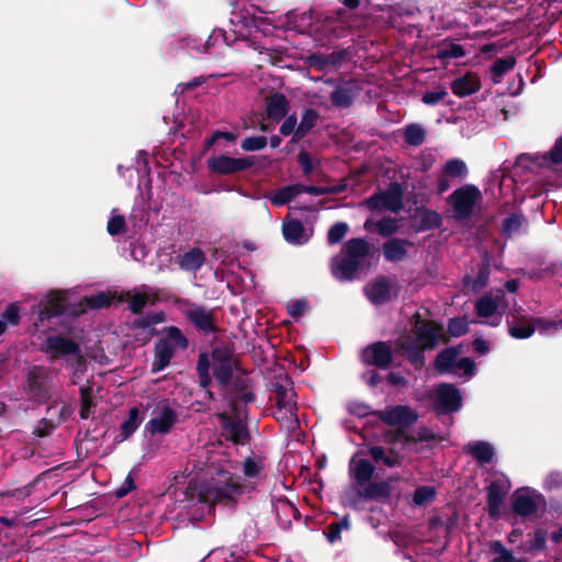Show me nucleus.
Instances as JSON below:
<instances>
[{"mask_svg": "<svg viewBox=\"0 0 562 562\" xmlns=\"http://www.w3.org/2000/svg\"><path fill=\"white\" fill-rule=\"evenodd\" d=\"M241 479L223 469H217L210 479L190 481L183 490L184 501L190 505L205 504L214 509L216 504L234 506L244 494Z\"/></svg>", "mask_w": 562, "mask_h": 562, "instance_id": "nucleus-1", "label": "nucleus"}, {"mask_svg": "<svg viewBox=\"0 0 562 562\" xmlns=\"http://www.w3.org/2000/svg\"><path fill=\"white\" fill-rule=\"evenodd\" d=\"M411 323V333L398 338L397 347L414 366L420 368L424 364V350L434 349L439 344L446 342V334L442 325L432 321H423L418 313L412 317Z\"/></svg>", "mask_w": 562, "mask_h": 562, "instance_id": "nucleus-2", "label": "nucleus"}, {"mask_svg": "<svg viewBox=\"0 0 562 562\" xmlns=\"http://www.w3.org/2000/svg\"><path fill=\"white\" fill-rule=\"evenodd\" d=\"M211 370L220 390L226 391L233 382L235 371L239 370L240 361L235 355L233 346L221 345L214 347L209 353Z\"/></svg>", "mask_w": 562, "mask_h": 562, "instance_id": "nucleus-3", "label": "nucleus"}, {"mask_svg": "<svg viewBox=\"0 0 562 562\" xmlns=\"http://www.w3.org/2000/svg\"><path fill=\"white\" fill-rule=\"evenodd\" d=\"M24 392L32 402L43 404L53 396V380L47 369L42 366H33L25 379Z\"/></svg>", "mask_w": 562, "mask_h": 562, "instance_id": "nucleus-4", "label": "nucleus"}, {"mask_svg": "<svg viewBox=\"0 0 562 562\" xmlns=\"http://www.w3.org/2000/svg\"><path fill=\"white\" fill-rule=\"evenodd\" d=\"M356 463V479L359 485L357 493L367 498L386 497L391 492V486L387 482L367 484L373 473L372 464L362 459L357 460Z\"/></svg>", "mask_w": 562, "mask_h": 562, "instance_id": "nucleus-5", "label": "nucleus"}, {"mask_svg": "<svg viewBox=\"0 0 562 562\" xmlns=\"http://www.w3.org/2000/svg\"><path fill=\"white\" fill-rule=\"evenodd\" d=\"M506 310L504 295H484L475 303V314L482 321L481 324L496 327L502 323L503 314Z\"/></svg>", "mask_w": 562, "mask_h": 562, "instance_id": "nucleus-6", "label": "nucleus"}, {"mask_svg": "<svg viewBox=\"0 0 562 562\" xmlns=\"http://www.w3.org/2000/svg\"><path fill=\"white\" fill-rule=\"evenodd\" d=\"M254 164V157L235 158L224 154L210 157L206 160L207 168L211 172L218 176H229L245 171L251 168Z\"/></svg>", "mask_w": 562, "mask_h": 562, "instance_id": "nucleus-7", "label": "nucleus"}, {"mask_svg": "<svg viewBox=\"0 0 562 562\" xmlns=\"http://www.w3.org/2000/svg\"><path fill=\"white\" fill-rule=\"evenodd\" d=\"M67 306V296L64 292L57 290L49 291L37 305L38 317L35 326H38V323L42 324L44 321L61 316L66 313Z\"/></svg>", "mask_w": 562, "mask_h": 562, "instance_id": "nucleus-8", "label": "nucleus"}, {"mask_svg": "<svg viewBox=\"0 0 562 562\" xmlns=\"http://www.w3.org/2000/svg\"><path fill=\"white\" fill-rule=\"evenodd\" d=\"M481 196V192L474 186H464L450 195L454 216L459 220L469 217Z\"/></svg>", "mask_w": 562, "mask_h": 562, "instance_id": "nucleus-9", "label": "nucleus"}, {"mask_svg": "<svg viewBox=\"0 0 562 562\" xmlns=\"http://www.w3.org/2000/svg\"><path fill=\"white\" fill-rule=\"evenodd\" d=\"M379 417L386 425L395 427L397 430H404L415 424L418 414L415 409L406 405L387 406L379 412Z\"/></svg>", "mask_w": 562, "mask_h": 562, "instance_id": "nucleus-10", "label": "nucleus"}, {"mask_svg": "<svg viewBox=\"0 0 562 562\" xmlns=\"http://www.w3.org/2000/svg\"><path fill=\"white\" fill-rule=\"evenodd\" d=\"M513 319L508 322V333L516 339L529 338L536 329H546V321L542 318H530L520 314V308L512 311Z\"/></svg>", "mask_w": 562, "mask_h": 562, "instance_id": "nucleus-11", "label": "nucleus"}, {"mask_svg": "<svg viewBox=\"0 0 562 562\" xmlns=\"http://www.w3.org/2000/svg\"><path fill=\"white\" fill-rule=\"evenodd\" d=\"M165 321L166 314L160 311L156 313H148L145 316L135 318L128 327L132 330H140V333L135 336V339L137 341H142L143 345H146L154 336L158 335V330L154 325L164 323Z\"/></svg>", "mask_w": 562, "mask_h": 562, "instance_id": "nucleus-12", "label": "nucleus"}, {"mask_svg": "<svg viewBox=\"0 0 562 562\" xmlns=\"http://www.w3.org/2000/svg\"><path fill=\"white\" fill-rule=\"evenodd\" d=\"M402 198H403V191L401 189V186L397 183H392L387 188L386 191H384L380 194H376L374 196H371L367 201V204L371 210H376V211L389 210V211L397 212L403 206Z\"/></svg>", "mask_w": 562, "mask_h": 562, "instance_id": "nucleus-13", "label": "nucleus"}, {"mask_svg": "<svg viewBox=\"0 0 562 562\" xmlns=\"http://www.w3.org/2000/svg\"><path fill=\"white\" fill-rule=\"evenodd\" d=\"M159 408L158 415L153 417L145 425V430L150 435H166L170 432L175 424L178 422L177 412L168 404L162 405Z\"/></svg>", "mask_w": 562, "mask_h": 562, "instance_id": "nucleus-14", "label": "nucleus"}, {"mask_svg": "<svg viewBox=\"0 0 562 562\" xmlns=\"http://www.w3.org/2000/svg\"><path fill=\"white\" fill-rule=\"evenodd\" d=\"M331 276L340 281H351V239L344 243L340 251L330 260Z\"/></svg>", "mask_w": 562, "mask_h": 562, "instance_id": "nucleus-15", "label": "nucleus"}, {"mask_svg": "<svg viewBox=\"0 0 562 562\" xmlns=\"http://www.w3.org/2000/svg\"><path fill=\"white\" fill-rule=\"evenodd\" d=\"M222 428L228 434V439L238 446H245L250 439L247 424L241 418H233L226 413L217 414Z\"/></svg>", "mask_w": 562, "mask_h": 562, "instance_id": "nucleus-16", "label": "nucleus"}, {"mask_svg": "<svg viewBox=\"0 0 562 562\" xmlns=\"http://www.w3.org/2000/svg\"><path fill=\"white\" fill-rule=\"evenodd\" d=\"M186 316L196 330L203 334H215L218 331L215 314L211 310H206L203 306H195L187 311Z\"/></svg>", "mask_w": 562, "mask_h": 562, "instance_id": "nucleus-17", "label": "nucleus"}, {"mask_svg": "<svg viewBox=\"0 0 562 562\" xmlns=\"http://www.w3.org/2000/svg\"><path fill=\"white\" fill-rule=\"evenodd\" d=\"M366 294L374 304H382L397 295V286L394 282L381 278L366 288Z\"/></svg>", "mask_w": 562, "mask_h": 562, "instance_id": "nucleus-18", "label": "nucleus"}, {"mask_svg": "<svg viewBox=\"0 0 562 562\" xmlns=\"http://www.w3.org/2000/svg\"><path fill=\"white\" fill-rule=\"evenodd\" d=\"M290 111V101L278 91L271 92L266 97L267 117L276 123L281 122Z\"/></svg>", "mask_w": 562, "mask_h": 562, "instance_id": "nucleus-19", "label": "nucleus"}, {"mask_svg": "<svg viewBox=\"0 0 562 562\" xmlns=\"http://www.w3.org/2000/svg\"><path fill=\"white\" fill-rule=\"evenodd\" d=\"M434 396L437 407L443 411H457L461 406V395L452 385L441 384L437 386Z\"/></svg>", "mask_w": 562, "mask_h": 562, "instance_id": "nucleus-20", "label": "nucleus"}, {"mask_svg": "<svg viewBox=\"0 0 562 562\" xmlns=\"http://www.w3.org/2000/svg\"><path fill=\"white\" fill-rule=\"evenodd\" d=\"M45 352L57 356H76L80 353V348L76 341L61 335L48 336L45 339Z\"/></svg>", "mask_w": 562, "mask_h": 562, "instance_id": "nucleus-21", "label": "nucleus"}, {"mask_svg": "<svg viewBox=\"0 0 562 562\" xmlns=\"http://www.w3.org/2000/svg\"><path fill=\"white\" fill-rule=\"evenodd\" d=\"M362 359L368 364L385 368L391 363V349L385 342L373 344L363 350Z\"/></svg>", "mask_w": 562, "mask_h": 562, "instance_id": "nucleus-22", "label": "nucleus"}, {"mask_svg": "<svg viewBox=\"0 0 562 562\" xmlns=\"http://www.w3.org/2000/svg\"><path fill=\"white\" fill-rule=\"evenodd\" d=\"M154 353L155 360L151 366V372L157 373L165 370L170 364L176 352L170 344L162 337L155 344Z\"/></svg>", "mask_w": 562, "mask_h": 562, "instance_id": "nucleus-23", "label": "nucleus"}, {"mask_svg": "<svg viewBox=\"0 0 562 562\" xmlns=\"http://www.w3.org/2000/svg\"><path fill=\"white\" fill-rule=\"evenodd\" d=\"M481 88V81L477 75L468 72L464 76L457 78L451 83L452 92L460 98L471 95L479 91Z\"/></svg>", "mask_w": 562, "mask_h": 562, "instance_id": "nucleus-24", "label": "nucleus"}, {"mask_svg": "<svg viewBox=\"0 0 562 562\" xmlns=\"http://www.w3.org/2000/svg\"><path fill=\"white\" fill-rule=\"evenodd\" d=\"M206 260L205 254L201 248L194 247L183 255L178 256L177 263L184 271L195 272L202 268Z\"/></svg>", "mask_w": 562, "mask_h": 562, "instance_id": "nucleus-25", "label": "nucleus"}, {"mask_svg": "<svg viewBox=\"0 0 562 562\" xmlns=\"http://www.w3.org/2000/svg\"><path fill=\"white\" fill-rule=\"evenodd\" d=\"M350 529V519L349 515L346 514L340 518H337L329 522L327 527L323 530V533L326 540L330 544L340 543L342 540V533L348 532Z\"/></svg>", "mask_w": 562, "mask_h": 562, "instance_id": "nucleus-26", "label": "nucleus"}, {"mask_svg": "<svg viewBox=\"0 0 562 562\" xmlns=\"http://www.w3.org/2000/svg\"><path fill=\"white\" fill-rule=\"evenodd\" d=\"M319 113L313 109L307 108L303 111L301 122L299 123L291 143H297L304 138L317 124Z\"/></svg>", "mask_w": 562, "mask_h": 562, "instance_id": "nucleus-27", "label": "nucleus"}, {"mask_svg": "<svg viewBox=\"0 0 562 562\" xmlns=\"http://www.w3.org/2000/svg\"><path fill=\"white\" fill-rule=\"evenodd\" d=\"M195 371H196V375H198V380H199V385L202 389L207 390L210 387V385L212 384V381L214 378L211 372V361H210L209 352H205V351L200 352V355L198 357Z\"/></svg>", "mask_w": 562, "mask_h": 562, "instance_id": "nucleus-28", "label": "nucleus"}, {"mask_svg": "<svg viewBox=\"0 0 562 562\" xmlns=\"http://www.w3.org/2000/svg\"><path fill=\"white\" fill-rule=\"evenodd\" d=\"M289 385H292V381L286 378ZM271 390L277 395L276 406L278 407H297L296 403L293 402V397L296 396L292 386H286L281 382H273L271 384Z\"/></svg>", "mask_w": 562, "mask_h": 562, "instance_id": "nucleus-29", "label": "nucleus"}, {"mask_svg": "<svg viewBox=\"0 0 562 562\" xmlns=\"http://www.w3.org/2000/svg\"><path fill=\"white\" fill-rule=\"evenodd\" d=\"M119 300L121 302H128V308L130 311L135 314L139 315L143 313L146 305L150 302V304H155L156 299L150 300L149 296L146 293H135L131 294V292H122L120 294Z\"/></svg>", "mask_w": 562, "mask_h": 562, "instance_id": "nucleus-30", "label": "nucleus"}, {"mask_svg": "<svg viewBox=\"0 0 562 562\" xmlns=\"http://www.w3.org/2000/svg\"><path fill=\"white\" fill-rule=\"evenodd\" d=\"M507 488L499 483H492L487 491L488 513L492 517H496L503 503Z\"/></svg>", "mask_w": 562, "mask_h": 562, "instance_id": "nucleus-31", "label": "nucleus"}, {"mask_svg": "<svg viewBox=\"0 0 562 562\" xmlns=\"http://www.w3.org/2000/svg\"><path fill=\"white\" fill-rule=\"evenodd\" d=\"M286 27L289 30L302 32L303 27L310 26L313 20V11L307 10L299 12L297 10H291L285 14Z\"/></svg>", "mask_w": 562, "mask_h": 562, "instance_id": "nucleus-32", "label": "nucleus"}, {"mask_svg": "<svg viewBox=\"0 0 562 562\" xmlns=\"http://www.w3.org/2000/svg\"><path fill=\"white\" fill-rule=\"evenodd\" d=\"M465 451L469 452L480 463H490L494 457L493 447L490 443L483 441L469 443L465 448Z\"/></svg>", "mask_w": 562, "mask_h": 562, "instance_id": "nucleus-33", "label": "nucleus"}, {"mask_svg": "<svg viewBox=\"0 0 562 562\" xmlns=\"http://www.w3.org/2000/svg\"><path fill=\"white\" fill-rule=\"evenodd\" d=\"M305 227L299 220H290L283 223L282 234L284 239L290 244H302Z\"/></svg>", "mask_w": 562, "mask_h": 562, "instance_id": "nucleus-34", "label": "nucleus"}, {"mask_svg": "<svg viewBox=\"0 0 562 562\" xmlns=\"http://www.w3.org/2000/svg\"><path fill=\"white\" fill-rule=\"evenodd\" d=\"M408 243L401 239H391L384 244L383 252L389 261H400L407 254Z\"/></svg>", "mask_w": 562, "mask_h": 562, "instance_id": "nucleus-35", "label": "nucleus"}, {"mask_svg": "<svg viewBox=\"0 0 562 562\" xmlns=\"http://www.w3.org/2000/svg\"><path fill=\"white\" fill-rule=\"evenodd\" d=\"M142 424L140 412L138 407H132L128 411V417L120 426L121 440L130 438Z\"/></svg>", "mask_w": 562, "mask_h": 562, "instance_id": "nucleus-36", "label": "nucleus"}, {"mask_svg": "<svg viewBox=\"0 0 562 562\" xmlns=\"http://www.w3.org/2000/svg\"><path fill=\"white\" fill-rule=\"evenodd\" d=\"M459 352L449 348L441 351L435 361V367L439 372H456V362Z\"/></svg>", "mask_w": 562, "mask_h": 562, "instance_id": "nucleus-37", "label": "nucleus"}, {"mask_svg": "<svg viewBox=\"0 0 562 562\" xmlns=\"http://www.w3.org/2000/svg\"><path fill=\"white\" fill-rule=\"evenodd\" d=\"M162 333L166 334L164 339L170 344L175 352L177 351V349H188L189 340L177 326H167L162 329Z\"/></svg>", "mask_w": 562, "mask_h": 562, "instance_id": "nucleus-38", "label": "nucleus"}, {"mask_svg": "<svg viewBox=\"0 0 562 562\" xmlns=\"http://www.w3.org/2000/svg\"><path fill=\"white\" fill-rule=\"evenodd\" d=\"M300 188V183H296L279 189L276 192V194L271 198L272 204L277 206L288 204L289 202L294 200L299 194H301Z\"/></svg>", "mask_w": 562, "mask_h": 562, "instance_id": "nucleus-39", "label": "nucleus"}, {"mask_svg": "<svg viewBox=\"0 0 562 562\" xmlns=\"http://www.w3.org/2000/svg\"><path fill=\"white\" fill-rule=\"evenodd\" d=\"M72 414V407L67 403H52L46 409L45 418L61 419V424L66 422Z\"/></svg>", "mask_w": 562, "mask_h": 562, "instance_id": "nucleus-40", "label": "nucleus"}, {"mask_svg": "<svg viewBox=\"0 0 562 562\" xmlns=\"http://www.w3.org/2000/svg\"><path fill=\"white\" fill-rule=\"evenodd\" d=\"M80 411L79 416L81 419H87L90 416V409L94 406V402L92 400V385L86 384L80 387Z\"/></svg>", "mask_w": 562, "mask_h": 562, "instance_id": "nucleus-41", "label": "nucleus"}, {"mask_svg": "<svg viewBox=\"0 0 562 562\" xmlns=\"http://www.w3.org/2000/svg\"><path fill=\"white\" fill-rule=\"evenodd\" d=\"M514 512L520 516H528L532 514L537 509V505L535 501L525 495H516L514 503H513Z\"/></svg>", "mask_w": 562, "mask_h": 562, "instance_id": "nucleus-42", "label": "nucleus"}, {"mask_svg": "<svg viewBox=\"0 0 562 562\" xmlns=\"http://www.w3.org/2000/svg\"><path fill=\"white\" fill-rule=\"evenodd\" d=\"M442 172L447 178H464L468 173V168L463 160L454 158L445 164Z\"/></svg>", "mask_w": 562, "mask_h": 562, "instance_id": "nucleus-43", "label": "nucleus"}, {"mask_svg": "<svg viewBox=\"0 0 562 562\" xmlns=\"http://www.w3.org/2000/svg\"><path fill=\"white\" fill-rule=\"evenodd\" d=\"M546 547V531L537 529L529 535V539L521 546L522 552H535L543 550Z\"/></svg>", "mask_w": 562, "mask_h": 562, "instance_id": "nucleus-44", "label": "nucleus"}, {"mask_svg": "<svg viewBox=\"0 0 562 562\" xmlns=\"http://www.w3.org/2000/svg\"><path fill=\"white\" fill-rule=\"evenodd\" d=\"M366 226L369 229L374 231L383 236L391 235V234L395 233L397 229L396 220L391 218V217L382 218L378 222L368 221L366 223Z\"/></svg>", "mask_w": 562, "mask_h": 562, "instance_id": "nucleus-45", "label": "nucleus"}, {"mask_svg": "<svg viewBox=\"0 0 562 562\" xmlns=\"http://www.w3.org/2000/svg\"><path fill=\"white\" fill-rule=\"evenodd\" d=\"M297 407H276L272 415L281 423L286 424L288 428H293L299 423L296 417Z\"/></svg>", "mask_w": 562, "mask_h": 562, "instance_id": "nucleus-46", "label": "nucleus"}, {"mask_svg": "<svg viewBox=\"0 0 562 562\" xmlns=\"http://www.w3.org/2000/svg\"><path fill=\"white\" fill-rule=\"evenodd\" d=\"M404 139L412 146H418L425 140V130L418 124H409L404 128Z\"/></svg>", "mask_w": 562, "mask_h": 562, "instance_id": "nucleus-47", "label": "nucleus"}, {"mask_svg": "<svg viewBox=\"0 0 562 562\" xmlns=\"http://www.w3.org/2000/svg\"><path fill=\"white\" fill-rule=\"evenodd\" d=\"M61 425V419L42 418L33 429L32 435L37 438L48 437L56 428Z\"/></svg>", "mask_w": 562, "mask_h": 562, "instance_id": "nucleus-48", "label": "nucleus"}, {"mask_svg": "<svg viewBox=\"0 0 562 562\" xmlns=\"http://www.w3.org/2000/svg\"><path fill=\"white\" fill-rule=\"evenodd\" d=\"M348 232L349 225L346 222L335 223L327 233V243L331 246L340 243Z\"/></svg>", "mask_w": 562, "mask_h": 562, "instance_id": "nucleus-49", "label": "nucleus"}, {"mask_svg": "<svg viewBox=\"0 0 562 562\" xmlns=\"http://www.w3.org/2000/svg\"><path fill=\"white\" fill-rule=\"evenodd\" d=\"M465 52L463 47L456 43H447L439 47L437 52V56L441 59L443 58H458L463 57Z\"/></svg>", "mask_w": 562, "mask_h": 562, "instance_id": "nucleus-50", "label": "nucleus"}, {"mask_svg": "<svg viewBox=\"0 0 562 562\" xmlns=\"http://www.w3.org/2000/svg\"><path fill=\"white\" fill-rule=\"evenodd\" d=\"M1 321L8 326H16L20 324V307L18 303H10L1 313Z\"/></svg>", "mask_w": 562, "mask_h": 562, "instance_id": "nucleus-51", "label": "nucleus"}, {"mask_svg": "<svg viewBox=\"0 0 562 562\" xmlns=\"http://www.w3.org/2000/svg\"><path fill=\"white\" fill-rule=\"evenodd\" d=\"M330 101L335 106L348 108L351 105V92L345 88H336L330 94Z\"/></svg>", "mask_w": 562, "mask_h": 562, "instance_id": "nucleus-52", "label": "nucleus"}, {"mask_svg": "<svg viewBox=\"0 0 562 562\" xmlns=\"http://www.w3.org/2000/svg\"><path fill=\"white\" fill-rule=\"evenodd\" d=\"M267 143L268 139L266 136H250L241 142L240 147L245 151H257L263 149Z\"/></svg>", "mask_w": 562, "mask_h": 562, "instance_id": "nucleus-53", "label": "nucleus"}, {"mask_svg": "<svg viewBox=\"0 0 562 562\" xmlns=\"http://www.w3.org/2000/svg\"><path fill=\"white\" fill-rule=\"evenodd\" d=\"M106 231L111 236L124 234L126 231V221L123 215H113L108 221Z\"/></svg>", "mask_w": 562, "mask_h": 562, "instance_id": "nucleus-54", "label": "nucleus"}, {"mask_svg": "<svg viewBox=\"0 0 562 562\" xmlns=\"http://www.w3.org/2000/svg\"><path fill=\"white\" fill-rule=\"evenodd\" d=\"M249 387H250V380L244 375L237 374L236 376L234 375L232 384L229 385L228 390H226L225 392H227L229 395H233V394L239 395V394L248 391Z\"/></svg>", "mask_w": 562, "mask_h": 562, "instance_id": "nucleus-55", "label": "nucleus"}, {"mask_svg": "<svg viewBox=\"0 0 562 562\" xmlns=\"http://www.w3.org/2000/svg\"><path fill=\"white\" fill-rule=\"evenodd\" d=\"M515 63V58L513 57L497 59L492 67L494 77H503L507 71L514 68Z\"/></svg>", "mask_w": 562, "mask_h": 562, "instance_id": "nucleus-56", "label": "nucleus"}, {"mask_svg": "<svg viewBox=\"0 0 562 562\" xmlns=\"http://www.w3.org/2000/svg\"><path fill=\"white\" fill-rule=\"evenodd\" d=\"M371 247L362 239H353V271L357 269V259L370 257Z\"/></svg>", "mask_w": 562, "mask_h": 562, "instance_id": "nucleus-57", "label": "nucleus"}, {"mask_svg": "<svg viewBox=\"0 0 562 562\" xmlns=\"http://www.w3.org/2000/svg\"><path fill=\"white\" fill-rule=\"evenodd\" d=\"M492 551L496 554L492 562H519L507 549L499 542L491 544Z\"/></svg>", "mask_w": 562, "mask_h": 562, "instance_id": "nucleus-58", "label": "nucleus"}, {"mask_svg": "<svg viewBox=\"0 0 562 562\" xmlns=\"http://www.w3.org/2000/svg\"><path fill=\"white\" fill-rule=\"evenodd\" d=\"M85 302L90 308H102L110 305L111 299L106 293L99 292L94 295L86 296Z\"/></svg>", "mask_w": 562, "mask_h": 562, "instance_id": "nucleus-59", "label": "nucleus"}, {"mask_svg": "<svg viewBox=\"0 0 562 562\" xmlns=\"http://www.w3.org/2000/svg\"><path fill=\"white\" fill-rule=\"evenodd\" d=\"M262 467L258 464V462L248 457L243 462V473L246 477L255 479L258 477Z\"/></svg>", "mask_w": 562, "mask_h": 562, "instance_id": "nucleus-60", "label": "nucleus"}, {"mask_svg": "<svg viewBox=\"0 0 562 562\" xmlns=\"http://www.w3.org/2000/svg\"><path fill=\"white\" fill-rule=\"evenodd\" d=\"M469 323L465 318H453L448 325V330L452 336L459 337L468 331Z\"/></svg>", "mask_w": 562, "mask_h": 562, "instance_id": "nucleus-61", "label": "nucleus"}, {"mask_svg": "<svg viewBox=\"0 0 562 562\" xmlns=\"http://www.w3.org/2000/svg\"><path fill=\"white\" fill-rule=\"evenodd\" d=\"M435 496V490L429 486L417 488L414 494V503L416 505H423L430 502Z\"/></svg>", "mask_w": 562, "mask_h": 562, "instance_id": "nucleus-62", "label": "nucleus"}, {"mask_svg": "<svg viewBox=\"0 0 562 562\" xmlns=\"http://www.w3.org/2000/svg\"><path fill=\"white\" fill-rule=\"evenodd\" d=\"M446 95H447L446 89L442 87H438L434 91L426 92L423 95L422 100L425 104L434 105V104L440 102L441 100H443L446 98Z\"/></svg>", "mask_w": 562, "mask_h": 562, "instance_id": "nucleus-63", "label": "nucleus"}, {"mask_svg": "<svg viewBox=\"0 0 562 562\" xmlns=\"http://www.w3.org/2000/svg\"><path fill=\"white\" fill-rule=\"evenodd\" d=\"M370 456L376 463L382 461L387 467H393L396 463V458L394 456H385L383 449L380 447L371 448Z\"/></svg>", "mask_w": 562, "mask_h": 562, "instance_id": "nucleus-64", "label": "nucleus"}]
</instances>
